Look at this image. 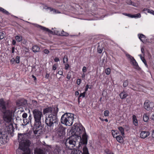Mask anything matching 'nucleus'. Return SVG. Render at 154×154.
<instances>
[{
	"label": "nucleus",
	"mask_w": 154,
	"mask_h": 154,
	"mask_svg": "<svg viewBox=\"0 0 154 154\" xmlns=\"http://www.w3.org/2000/svg\"><path fill=\"white\" fill-rule=\"evenodd\" d=\"M18 137L19 145V148L17 150V153L20 150L23 152L22 154H30L31 151L29 148L31 143L29 140L31 138L30 135L28 133L18 134Z\"/></svg>",
	"instance_id": "f257e3e1"
},
{
	"label": "nucleus",
	"mask_w": 154,
	"mask_h": 154,
	"mask_svg": "<svg viewBox=\"0 0 154 154\" xmlns=\"http://www.w3.org/2000/svg\"><path fill=\"white\" fill-rule=\"evenodd\" d=\"M72 135L79 139L80 143L83 144H86L88 142L87 135L84 128L81 124L75 123L73 125L71 130Z\"/></svg>",
	"instance_id": "f03ea898"
},
{
	"label": "nucleus",
	"mask_w": 154,
	"mask_h": 154,
	"mask_svg": "<svg viewBox=\"0 0 154 154\" xmlns=\"http://www.w3.org/2000/svg\"><path fill=\"white\" fill-rule=\"evenodd\" d=\"M14 111L13 110H8L3 114V118L5 124V130H7L10 134H12L14 131V128L12 124V116Z\"/></svg>",
	"instance_id": "7ed1b4c3"
},
{
	"label": "nucleus",
	"mask_w": 154,
	"mask_h": 154,
	"mask_svg": "<svg viewBox=\"0 0 154 154\" xmlns=\"http://www.w3.org/2000/svg\"><path fill=\"white\" fill-rule=\"evenodd\" d=\"M58 109L57 107L54 108L52 113L49 114L45 120L46 124L48 126L51 127L55 123H58L57 113Z\"/></svg>",
	"instance_id": "20e7f679"
},
{
	"label": "nucleus",
	"mask_w": 154,
	"mask_h": 154,
	"mask_svg": "<svg viewBox=\"0 0 154 154\" xmlns=\"http://www.w3.org/2000/svg\"><path fill=\"white\" fill-rule=\"evenodd\" d=\"M74 119V115L73 114L66 113L62 116L60 121L62 124L70 126L73 124Z\"/></svg>",
	"instance_id": "39448f33"
},
{
	"label": "nucleus",
	"mask_w": 154,
	"mask_h": 154,
	"mask_svg": "<svg viewBox=\"0 0 154 154\" xmlns=\"http://www.w3.org/2000/svg\"><path fill=\"white\" fill-rule=\"evenodd\" d=\"M78 139L75 136L72 135L71 137L67 139L65 142V145L66 148L74 150V147H77V145H80V142L77 140Z\"/></svg>",
	"instance_id": "423d86ee"
},
{
	"label": "nucleus",
	"mask_w": 154,
	"mask_h": 154,
	"mask_svg": "<svg viewBox=\"0 0 154 154\" xmlns=\"http://www.w3.org/2000/svg\"><path fill=\"white\" fill-rule=\"evenodd\" d=\"M32 113L35 120L34 124H38L41 123V119L43 116L42 112L35 109L33 110Z\"/></svg>",
	"instance_id": "0eeeda50"
},
{
	"label": "nucleus",
	"mask_w": 154,
	"mask_h": 154,
	"mask_svg": "<svg viewBox=\"0 0 154 154\" xmlns=\"http://www.w3.org/2000/svg\"><path fill=\"white\" fill-rule=\"evenodd\" d=\"M7 133L10 134L6 130L4 131L0 130V145L5 144L7 142L8 140Z\"/></svg>",
	"instance_id": "6e6552de"
},
{
	"label": "nucleus",
	"mask_w": 154,
	"mask_h": 154,
	"mask_svg": "<svg viewBox=\"0 0 154 154\" xmlns=\"http://www.w3.org/2000/svg\"><path fill=\"white\" fill-rule=\"evenodd\" d=\"M34 133L37 136H39L43 132V127L41 125V123L37 124H34Z\"/></svg>",
	"instance_id": "1a4fd4ad"
},
{
	"label": "nucleus",
	"mask_w": 154,
	"mask_h": 154,
	"mask_svg": "<svg viewBox=\"0 0 154 154\" xmlns=\"http://www.w3.org/2000/svg\"><path fill=\"white\" fill-rule=\"evenodd\" d=\"M6 102L3 99H0V110L3 114L9 109H7Z\"/></svg>",
	"instance_id": "9d476101"
},
{
	"label": "nucleus",
	"mask_w": 154,
	"mask_h": 154,
	"mask_svg": "<svg viewBox=\"0 0 154 154\" xmlns=\"http://www.w3.org/2000/svg\"><path fill=\"white\" fill-rule=\"evenodd\" d=\"M63 152L62 147L59 145H56L54 146L52 150V154H62Z\"/></svg>",
	"instance_id": "9b49d317"
},
{
	"label": "nucleus",
	"mask_w": 154,
	"mask_h": 154,
	"mask_svg": "<svg viewBox=\"0 0 154 154\" xmlns=\"http://www.w3.org/2000/svg\"><path fill=\"white\" fill-rule=\"evenodd\" d=\"M71 154H89L86 146H85L83 148V152L79 150H73L71 152Z\"/></svg>",
	"instance_id": "f8f14e48"
},
{
	"label": "nucleus",
	"mask_w": 154,
	"mask_h": 154,
	"mask_svg": "<svg viewBox=\"0 0 154 154\" xmlns=\"http://www.w3.org/2000/svg\"><path fill=\"white\" fill-rule=\"evenodd\" d=\"M126 56L128 59H129L131 62L132 63V64L134 66V68L137 70H139L140 69V67H139L134 57L128 54H126Z\"/></svg>",
	"instance_id": "ddd939ff"
},
{
	"label": "nucleus",
	"mask_w": 154,
	"mask_h": 154,
	"mask_svg": "<svg viewBox=\"0 0 154 154\" xmlns=\"http://www.w3.org/2000/svg\"><path fill=\"white\" fill-rule=\"evenodd\" d=\"M144 106L145 109L147 110H151L154 106L152 102L148 100H146L144 103Z\"/></svg>",
	"instance_id": "4468645a"
},
{
	"label": "nucleus",
	"mask_w": 154,
	"mask_h": 154,
	"mask_svg": "<svg viewBox=\"0 0 154 154\" xmlns=\"http://www.w3.org/2000/svg\"><path fill=\"white\" fill-rule=\"evenodd\" d=\"M65 128L61 125H60L57 129V134L60 138L64 135L65 134Z\"/></svg>",
	"instance_id": "2eb2a0df"
},
{
	"label": "nucleus",
	"mask_w": 154,
	"mask_h": 154,
	"mask_svg": "<svg viewBox=\"0 0 154 154\" xmlns=\"http://www.w3.org/2000/svg\"><path fill=\"white\" fill-rule=\"evenodd\" d=\"M27 100H26L22 99L18 100L17 103V104L19 106H21L25 105L27 103Z\"/></svg>",
	"instance_id": "dca6fc26"
},
{
	"label": "nucleus",
	"mask_w": 154,
	"mask_h": 154,
	"mask_svg": "<svg viewBox=\"0 0 154 154\" xmlns=\"http://www.w3.org/2000/svg\"><path fill=\"white\" fill-rule=\"evenodd\" d=\"M36 26L37 27L43 30L44 31L47 32H49V33H51V34H52L53 32L52 31H51L49 29H48L46 28L45 27L42 26H41L40 25L36 24Z\"/></svg>",
	"instance_id": "f3484780"
},
{
	"label": "nucleus",
	"mask_w": 154,
	"mask_h": 154,
	"mask_svg": "<svg viewBox=\"0 0 154 154\" xmlns=\"http://www.w3.org/2000/svg\"><path fill=\"white\" fill-rule=\"evenodd\" d=\"M35 154H45L44 151L42 149L36 148L34 150Z\"/></svg>",
	"instance_id": "a211bd4d"
},
{
	"label": "nucleus",
	"mask_w": 154,
	"mask_h": 154,
	"mask_svg": "<svg viewBox=\"0 0 154 154\" xmlns=\"http://www.w3.org/2000/svg\"><path fill=\"white\" fill-rule=\"evenodd\" d=\"M149 134V133L148 132L143 131L141 132L140 134V136L142 138H145L148 137Z\"/></svg>",
	"instance_id": "6ab92c4d"
},
{
	"label": "nucleus",
	"mask_w": 154,
	"mask_h": 154,
	"mask_svg": "<svg viewBox=\"0 0 154 154\" xmlns=\"http://www.w3.org/2000/svg\"><path fill=\"white\" fill-rule=\"evenodd\" d=\"M53 109L51 107H48L46 108L43 109V112L44 114H45L51 113L53 110Z\"/></svg>",
	"instance_id": "aec40b11"
},
{
	"label": "nucleus",
	"mask_w": 154,
	"mask_h": 154,
	"mask_svg": "<svg viewBox=\"0 0 154 154\" xmlns=\"http://www.w3.org/2000/svg\"><path fill=\"white\" fill-rule=\"evenodd\" d=\"M32 118V116L30 114L28 118H26L23 120L24 123L25 125L29 123V122L31 123Z\"/></svg>",
	"instance_id": "412c9836"
},
{
	"label": "nucleus",
	"mask_w": 154,
	"mask_h": 154,
	"mask_svg": "<svg viewBox=\"0 0 154 154\" xmlns=\"http://www.w3.org/2000/svg\"><path fill=\"white\" fill-rule=\"evenodd\" d=\"M119 96L121 99H124L128 96V94L125 91H123L120 93Z\"/></svg>",
	"instance_id": "4be33fe9"
},
{
	"label": "nucleus",
	"mask_w": 154,
	"mask_h": 154,
	"mask_svg": "<svg viewBox=\"0 0 154 154\" xmlns=\"http://www.w3.org/2000/svg\"><path fill=\"white\" fill-rule=\"evenodd\" d=\"M40 49V48L37 45H34L32 47V50L33 52L35 53L39 52Z\"/></svg>",
	"instance_id": "5701e85b"
},
{
	"label": "nucleus",
	"mask_w": 154,
	"mask_h": 154,
	"mask_svg": "<svg viewBox=\"0 0 154 154\" xmlns=\"http://www.w3.org/2000/svg\"><path fill=\"white\" fill-rule=\"evenodd\" d=\"M138 36L140 40L143 43H144V41L145 40V36L142 34H138Z\"/></svg>",
	"instance_id": "b1692460"
},
{
	"label": "nucleus",
	"mask_w": 154,
	"mask_h": 154,
	"mask_svg": "<svg viewBox=\"0 0 154 154\" xmlns=\"http://www.w3.org/2000/svg\"><path fill=\"white\" fill-rule=\"evenodd\" d=\"M133 121L134 125L135 126L138 125V122L136 116L134 115L133 116Z\"/></svg>",
	"instance_id": "393cba45"
},
{
	"label": "nucleus",
	"mask_w": 154,
	"mask_h": 154,
	"mask_svg": "<svg viewBox=\"0 0 154 154\" xmlns=\"http://www.w3.org/2000/svg\"><path fill=\"white\" fill-rule=\"evenodd\" d=\"M116 139L119 142L121 143L123 142V139L122 137L121 136H118L116 137Z\"/></svg>",
	"instance_id": "a878e982"
},
{
	"label": "nucleus",
	"mask_w": 154,
	"mask_h": 154,
	"mask_svg": "<svg viewBox=\"0 0 154 154\" xmlns=\"http://www.w3.org/2000/svg\"><path fill=\"white\" fill-rule=\"evenodd\" d=\"M0 11L7 15H9L10 14L8 11L1 7H0Z\"/></svg>",
	"instance_id": "bb28decb"
},
{
	"label": "nucleus",
	"mask_w": 154,
	"mask_h": 154,
	"mask_svg": "<svg viewBox=\"0 0 154 154\" xmlns=\"http://www.w3.org/2000/svg\"><path fill=\"white\" fill-rule=\"evenodd\" d=\"M118 129L120 132L121 133V134L123 136L124 135V128L122 127H118Z\"/></svg>",
	"instance_id": "cd10ccee"
},
{
	"label": "nucleus",
	"mask_w": 154,
	"mask_h": 154,
	"mask_svg": "<svg viewBox=\"0 0 154 154\" xmlns=\"http://www.w3.org/2000/svg\"><path fill=\"white\" fill-rule=\"evenodd\" d=\"M15 38L16 40L18 42H20L22 40V37L21 36L17 35L15 37Z\"/></svg>",
	"instance_id": "c85d7f7f"
},
{
	"label": "nucleus",
	"mask_w": 154,
	"mask_h": 154,
	"mask_svg": "<svg viewBox=\"0 0 154 154\" xmlns=\"http://www.w3.org/2000/svg\"><path fill=\"white\" fill-rule=\"evenodd\" d=\"M143 121L145 122H147L149 119V118L146 114H145L143 116Z\"/></svg>",
	"instance_id": "c756f323"
},
{
	"label": "nucleus",
	"mask_w": 154,
	"mask_h": 154,
	"mask_svg": "<svg viewBox=\"0 0 154 154\" xmlns=\"http://www.w3.org/2000/svg\"><path fill=\"white\" fill-rule=\"evenodd\" d=\"M69 34L66 32H64L63 30L61 33V34H60V35H61L63 36H67Z\"/></svg>",
	"instance_id": "7c9ffc66"
},
{
	"label": "nucleus",
	"mask_w": 154,
	"mask_h": 154,
	"mask_svg": "<svg viewBox=\"0 0 154 154\" xmlns=\"http://www.w3.org/2000/svg\"><path fill=\"white\" fill-rule=\"evenodd\" d=\"M68 59L67 56H65L63 59V63H65L68 61Z\"/></svg>",
	"instance_id": "2f4dec72"
},
{
	"label": "nucleus",
	"mask_w": 154,
	"mask_h": 154,
	"mask_svg": "<svg viewBox=\"0 0 154 154\" xmlns=\"http://www.w3.org/2000/svg\"><path fill=\"white\" fill-rule=\"evenodd\" d=\"M48 9L50 10L51 11H53L54 13H60V12H59L57 10L55 9L52 8H48Z\"/></svg>",
	"instance_id": "473e14b6"
},
{
	"label": "nucleus",
	"mask_w": 154,
	"mask_h": 154,
	"mask_svg": "<svg viewBox=\"0 0 154 154\" xmlns=\"http://www.w3.org/2000/svg\"><path fill=\"white\" fill-rule=\"evenodd\" d=\"M144 10L147 11V12L148 13H150L153 14V12H154V11H153L152 10H150L148 9H147V8L144 9Z\"/></svg>",
	"instance_id": "72a5a7b5"
},
{
	"label": "nucleus",
	"mask_w": 154,
	"mask_h": 154,
	"mask_svg": "<svg viewBox=\"0 0 154 154\" xmlns=\"http://www.w3.org/2000/svg\"><path fill=\"white\" fill-rule=\"evenodd\" d=\"M127 3L129 5H132L133 6H136V4L134 3V2H133L132 1H131V0L128 1L127 2Z\"/></svg>",
	"instance_id": "f704fd0d"
},
{
	"label": "nucleus",
	"mask_w": 154,
	"mask_h": 154,
	"mask_svg": "<svg viewBox=\"0 0 154 154\" xmlns=\"http://www.w3.org/2000/svg\"><path fill=\"white\" fill-rule=\"evenodd\" d=\"M128 84V82L127 80L125 81L123 84V86L124 87H127Z\"/></svg>",
	"instance_id": "c9c22d12"
},
{
	"label": "nucleus",
	"mask_w": 154,
	"mask_h": 154,
	"mask_svg": "<svg viewBox=\"0 0 154 154\" xmlns=\"http://www.w3.org/2000/svg\"><path fill=\"white\" fill-rule=\"evenodd\" d=\"M52 147L51 146H48L46 148V150L49 152H51Z\"/></svg>",
	"instance_id": "e433bc0d"
},
{
	"label": "nucleus",
	"mask_w": 154,
	"mask_h": 154,
	"mask_svg": "<svg viewBox=\"0 0 154 154\" xmlns=\"http://www.w3.org/2000/svg\"><path fill=\"white\" fill-rule=\"evenodd\" d=\"M5 36V34L3 32H0V40L3 39Z\"/></svg>",
	"instance_id": "4c0bfd02"
},
{
	"label": "nucleus",
	"mask_w": 154,
	"mask_h": 154,
	"mask_svg": "<svg viewBox=\"0 0 154 154\" xmlns=\"http://www.w3.org/2000/svg\"><path fill=\"white\" fill-rule=\"evenodd\" d=\"M133 18H140L141 16L140 14V13H138L136 14L133 15Z\"/></svg>",
	"instance_id": "58836bf2"
},
{
	"label": "nucleus",
	"mask_w": 154,
	"mask_h": 154,
	"mask_svg": "<svg viewBox=\"0 0 154 154\" xmlns=\"http://www.w3.org/2000/svg\"><path fill=\"white\" fill-rule=\"evenodd\" d=\"M71 72H69L67 74L66 78L67 79H69L71 78Z\"/></svg>",
	"instance_id": "ea45409f"
},
{
	"label": "nucleus",
	"mask_w": 154,
	"mask_h": 154,
	"mask_svg": "<svg viewBox=\"0 0 154 154\" xmlns=\"http://www.w3.org/2000/svg\"><path fill=\"white\" fill-rule=\"evenodd\" d=\"M15 60L16 63H19L20 62V57L18 56L16 57Z\"/></svg>",
	"instance_id": "a19ab883"
},
{
	"label": "nucleus",
	"mask_w": 154,
	"mask_h": 154,
	"mask_svg": "<svg viewBox=\"0 0 154 154\" xmlns=\"http://www.w3.org/2000/svg\"><path fill=\"white\" fill-rule=\"evenodd\" d=\"M27 116V114L26 113H24L22 115V117H23V119L24 120V119L26 118Z\"/></svg>",
	"instance_id": "79ce46f5"
},
{
	"label": "nucleus",
	"mask_w": 154,
	"mask_h": 154,
	"mask_svg": "<svg viewBox=\"0 0 154 154\" xmlns=\"http://www.w3.org/2000/svg\"><path fill=\"white\" fill-rule=\"evenodd\" d=\"M85 92L80 94L79 97V98L81 97H82V98L84 97L85 96Z\"/></svg>",
	"instance_id": "37998d69"
},
{
	"label": "nucleus",
	"mask_w": 154,
	"mask_h": 154,
	"mask_svg": "<svg viewBox=\"0 0 154 154\" xmlns=\"http://www.w3.org/2000/svg\"><path fill=\"white\" fill-rule=\"evenodd\" d=\"M44 52L45 54H48L49 53V50L47 49H45L44 50Z\"/></svg>",
	"instance_id": "c03bdc74"
},
{
	"label": "nucleus",
	"mask_w": 154,
	"mask_h": 154,
	"mask_svg": "<svg viewBox=\"0 0 154 154\" xmlns=\"http://www.w3.org/2000/svg\"><path fill=\"white\" fill-rule=\"evenodd\" d=\"M57 64H54L53 66V68H52L54 70H56L57 69Z\"/></svg>",
	"instance_id": "a18cd8bd"
},
{
	"label": "nucleus",
	"mask_w": 154,
	"mask_h": 154,
	"mask_svg": "<svg viewBox=\"0 0 154 154\" xmlns=\"http://www.w3.org/2000/svg\"><path fill=\"white\" fill-rule=\"evenodd\" d=\"M110 72V69L109 68L106 69V74L109 75Z\"/></svg>",
	"instance_id": "49530a36"
},
{
	"label": "nucleus",
	"mask_w": 154,
	"mask_h": 154,
	"mask_svg": "<svg viewBox=\"0 0 154 154\" xmlns=\"http://www.w3.org/2000/svg\"><path fill=\"white\" fill-rule=\"evenodd\" d=\"M69 66V64L68 63L66 64H65V69L66 70L68 69Z\"/></svg>",
	"instance_id": "de8ad7c7"
},
{
	"label": "nucleus",
	"mask_w": 154,
	"mask_h": 154,
	"mask_svg": "<svg viewBox=\"0 0 154 154\" xmlns=\"http://www.w3.org/2000/svg\"><path fill=\"white\" fill-rule=\"evenodd\" d=\"M81 81L80 79H78L77 80V83L78 85H79L81 82Z\"/></svg>",
	"instance_id": "09e8293b"
},
{
	"label": "nucleus",
	"mask_w": 154,
	"mask_h": 154,
	"mask_svg": "<svg viewBox=\"0 0 154 154\" xmlns=\"http://www.w3.org/2000/svg\"><path fill=\"white\" fill-rule=\"evenodd\" d=\"M139 56H140V58L141 60L143 62H144V61H145L146 60L145 59L144 57H143L141 55H139Z\"/></svg>",
	"instance_id": "8fccbe9b"
},
{
	"label": "nucleus",
	"mask_w": 154,
	"mask_h": 154,
	"mask_svg": "<svg viewBox=\"0 0 154 154\" xmlns=\"http://www.w3.org/2000/svg\"><path fill=\"white\" fill-rule=\"evenodd\" d=\"M82 71L83 72H86L87 71L86 68L85 66H83L82 68Z\"/></svg>",
	"instance_id": "3c124183"
},
{
	"label": "nucleus",
	"mask_w": 154,
	"mask_h": 154,
	"mask_svg": "<svg viewBox=\"0 0 154 154\" xmlns=\"http://www.w3.org/2000/svg\"><path fill=\"white\" fill-rule=\"evenodd\" d=\"M106 154H113V153L111 152L109 150H106Z\"/></svg>",
	"instance_id": "603ef678"
},
{
	"label": "nucleus",
	"mask_w": 154,
	"mask_h": 154,
	"mask_svg": "<svg viewBox=\"0 0 154 154\" xmlns=\"http://www.w3.org/2000/svg\"><path fill=\"white\" fill-rule=\"evenodd\" d=\"M102 50L98 48L97 49V51L99 53H101L102 52Z\"/></svg>",
	"instance_id": "864d4df0"
},
{
	"label": "nucleus",
	"mask_w": 154,
	"mask_h": 154,
	"mask_svg": "<svg viewBox=\"0 0 154 154\" xmlns=\"http://www.w3.org/2000/svg\"><path fill=\"white\" fill-rule=\"evenodd\" d=\"M54 60L55 62H57L58 61H59V59L57 57H56L54 59Z\"/></svg>",
	"instance_id": "5fc2aeb1"
},
{
	"label": "nucleus",
	"mask_w": 154,
	"mask_h": 154,
	"mask_svg": "<svg viewBox=\"0 0 154 154\" xmlns=\"http://www.w3.org/2000/svg\"><path fill=\"white\" fill-rule=\"evenodd\" d=\"M15 61V60L14 58H12V59L11 60V62L12 63H13Z\"/></svg>",
	"instance_id": "6e6d98bb"
},
{
	"label": "nucleus",
	"mask_w": 154,
	"mask_h": 154,
	"mask_svg": "<svg viewBox=\"0 0 154 154\" xmlns=\"http://www.w3.org/2000/svg\"><path fill=\"white\" fill-rule=\"evenodd\" d=\"M32 78H33L34 79V81H36V77L33 75H32Z\"/></svg>",
	"instance_id": "4d7b16f0"
},
{
	"label": "nucleus",
	"mask_w": 154,
	"mask_h": 154,
	"mask_svg": "<svg viewBox=\"0 0 154 154\" xmlns=\"http://www.w3.org/2000/svg\"><path fill=\"white\" fill-rule=\"evenodd\" d=\"M49 77V75L47 73H46V75H45V78L48 79Z\"/></svg>",
	"instance_id": "13d9d810"
},
{
	"label": "nucleus",
	"mask_w": 154,
	"mask_h": 154,
	"mask_svg": "<svg viewBox=\"0 0 154 154\" xmlns=\"http://www.w3.org/2000/svg\"><path fill=\"white\" fill-rule=\"evenodd\" d=\"M127 16L131 18H133V15H132L130 14H128Z\"/></svg>",
	"instance_id": "bf43d9fd"
},
{
	"label": "nucleus",
	"mask_w": 154,
	"mask_h": 154,
	"mask_svg": "<svg viewBox=\"0 0 154 154\" xmlns=\"http://www.w3.org/2000/svg\"><path fill=\"white\" fill-rule=\"evenodd\" d=\"M88 85H87L86 86V88H85V91H88Z\"/></svg>",
	"instance_id": "052dcab7"
},
{
	"label": "nucleus",
	"mask_w": 154,
	"mask_h": 154,
	"mask_svg": "<svg viewBox=\"0 0 154 154\" xmlns=\"http://www.w3.org/2000/svg\"><path fill=\"white\" fill-rule=\"evenodd\" d=\"M141 51L143 54H144V49L143 48H141Z\"/></svg>",
	"instance_id": "680f3d73"
},
{
	"label": "nucleus",
	"mask_w": 154,
	"mask_h": 154,
	"mask_svg": "<svg viewBox=\"0 0 154 154\" xmlns=\"http://www.w3.org/2000/svg\"><path fill=\"white\" fill-rule=\"evenodd\" d=\"M16 43V42L14 40H13L12 41V44L13 45H15Z\"/></svg>",
	"instance_id": "e2e57ef3"
},
{
	"label": "nucleus",
	"mask_w": 154,
	"mask_h": 154,
	"mask_svg": "<svg viewBox=\"0 0 154 154\" xmlns=\"http://www.w3.org/2000/svg\"><path fill=\"white\" fill-rule=\"evenodd\" d=\"M58 73L60 75H62L63 74V72L62 71H59Z\"/></svg>",
	"instance_id": "0e129e2a"
},
{
	"label": "nucleus",
	"mask_w": 154,
	"mask_h": 154,
	"mask_svg": "<svg viewBox=\"0 0 154 154\" xmlns=\"http://www.w3.org/2000/svg\"><path fill=\"white\" fill-rule=\"evenodd\" d=\"M79 92L78 91H76L75 92V95L76 96L78 95L79 94Z\"/></svg>",
	"instance_id": "69168bd1"
},
{
	"label": "nucleus",
	"mask_w": 154,
	"mask_h": 154,
	"mask_svg": "<svg viewBox=\"0 0 154 154\" xmlns=\"http://www.w3.org/2000/svg\"><path fill=\"white\" fill-rule=\"evenodd\" d=\"M14 47H13L12 48V53H14Z\"/></svg>",
	"instance_id": "338daca9"
},
{
	"label": "nucleus",
	"mask_w": 154,
	"mask_h": 154,
	"mask_svg": "<svg viewBox=\"0 0 154 154\" xmlns=\"http://www.w3.org/2000/svg\"><path fill=\"white\" fill-rule=\"evenodd\" d=\"M152 137L154 138V131H153L152 134Z\"/></svg>",
	"instance_id": "774afa93"
}]
</instances>
